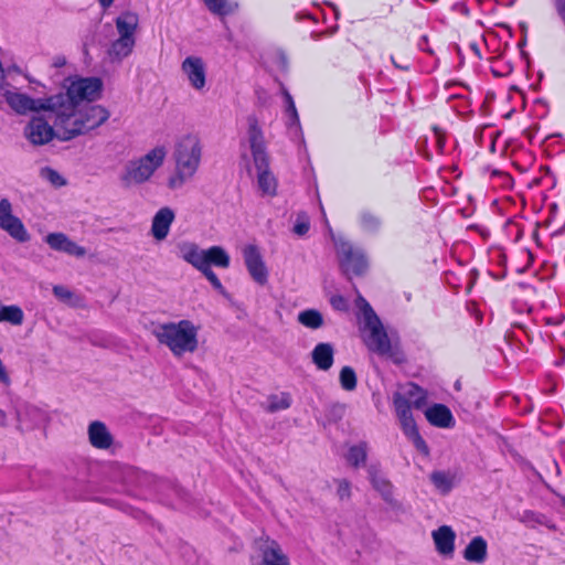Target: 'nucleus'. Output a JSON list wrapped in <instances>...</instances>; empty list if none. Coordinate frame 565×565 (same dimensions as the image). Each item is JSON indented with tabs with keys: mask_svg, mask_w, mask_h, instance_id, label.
<instances>
[{
	"mask_svg": "<svg viewBox=\"0 0 565 565\" xmlns=\"http://www.w3.org/2000/svg\"><path fill=\"white\" fill-rule=\"evenodd\" d=\"M64 113L65 116L62 115V111H55L54 116H51V120L57 129V138L62 141L87 134L109 118V111L100 105H89L82 109L76 106L72 111Z\"/></svg>",
	"mask_w": 565,
	"mask_h": 565,
	"instance_id": "1",
	"label": "nucleus"
},
{
	"mask_svg": "<svg viewBox=\"0 0 565 565\" xmlns=\"http://www.w3.org/2000/svg\"><path fill=\"white\" fill-rule=\"evenodd\" d=\"M356 303L364 318V329L367 333L363 337V342L369 351L392 360L395 364H403L406 356L397 343H392L386 330L384 329L379 316L373 310L367 300L359 295Z\"/></svg>",
	"mask_w": 565,
	"mask_h": 565,
	"instance_id": "2",
	"label": "nucleus"
},
{
	"mask_svg": "<svg viewBox=\"0 0 565 565\" xmlns=\"http://www.w3.org/2000/svg\"><path fill=\"white\" fill-rule=\"evenodd\" d=\"M199 330L191 320L166 322L153 330V335L160 344L166 345L175 358L193 353L199 348Z\"/></svg>",
	"mask_w": 565,
	"mask_h": 565,
	"instance_id": "3",
	"label": "nucleus"
},
{
	"mask_svg": "<svg viewBox=\"0 0 565 565\" xmlns=\"http://www.w3.org/2000/svg\"><path fill=\"white\" fill-rule=\"evenodd\" d=\"M201 157L202 146L199 137L194 135L182 137L175 146V175L170 178L169 186L179 188L191 179L199 169Z\"/></svg>",
	"mask_w": 565,
	"mask_h": 565,
	"instance_id": "4",
	"label": "nucleus"
},
{
	"mask_svg": "<svg viewBox=\"0 0 565 565\" xmlns=\"http://www.w3.org/2000/svg\"><path fill=\"white\" fill-rule=\"evenodd\" d=\"M103 82L98 77H79L71 82L65 93L51 96L55 111H72L83 100L94 102L102 95Z\"/></svg>",
	"mask_w": 565,
	"mask_h": 565,
	"instance_id": "5",
	"label": "nucleus"
},
{
	"mask_svg": "<svg viewBox=\"0 0 565 565\" xmlns=\"http://www.w3.org/2000/svg\"><path fill=\"white\" fill-rule=\"evenodd\" d=\"M166 156V148L163 146H159L138 160L129 161L126 166L125 173L121 175V182L125 186L146 182L163 163Z\"/></svg>",
	"mask_w": 565,
	"mask_h": 565,
	"instance_id": "6",
	"label": "nucleus"
},
{
	"mask_svg": "<svg viewBox=\"0 0 565 565\" xmlns=\"http://www.w3.org/2000/svg\"><path fill=\"white\" fill-rule=\"evenodd\" d=\"M393 405L404 435L413 443L414 447L420 454L426 457L429 456V447L418 430L411 409V402L404 396V394L395 393L393 396Z\"/></svg>",
	"mask_w": 565,
	"mask_h": 565,
	"instance_id": "7",
	"label": "nucleus"
},
{
	"mask_svg": "<svg viewBox=\"0 0 565 565\" xmlns=\"http://www.w3.org/2000/svg\"><path fill=\"white\" fill-rule=\"evenodd\" d=\"M337 257L342 274L349 279L364 275L367 269L364 253L349 242H340L337 245Z\"/></svg>",
	"mask_w": 565,
	"mask_h": 565,
	"instance_id": "8",
	"label": "nucleus"
},
{
	"mask_svg": "<svg viewBox=\"0 0 565 565\" xmlns=\"http://www.w3.org/2000/svg\"><path fill=\"white\" fill-rule=\"evenodd\" d=\"M2 95L11 109L19 115L43 110L49 113V119H51V116H54L55 114V108L51 104V96L47 98L34 99L26 94L15 93L8 89H3Z\"/></svg>",
	"mask_w": 565,
	"mask_h": 565,
	"instance_id": "9",
	"label": "nucleus"
},
{
	"mask_svg": "<svg viewBox=\"0 0 565 565\" xmlns=\"http://www.w3.org/2000/svg\"><path fill=\"white\" fill-rule=\"evenodd\" d=\"M0 228L20 243L30 239L22 221L12 214V205L8 199L0 200Z\"/></svg>",
	"mask_w": 565,
	"mask_h": 565,
	"instance_id": "10",
	"label": "nucleus"
},
{
	"mask_svg": "<svg viewBox=\"0 0 565 565\" xmlns=\"http://www.w3.org/2000/svg\"><path fill=\"white\" fill-rule=\"evenodd\" d=\"M25 138L33 146H43L57 137V129L42 116H33L24 128Z\"/></svg>",
	"mask_w": 565,
	"mask_h": 565,
	"instance_id": "11",
	"label": "nucleus"
},
{
	"mask_svg": "<svg viewBox=\"0 0 565 565\" xmlns=\"http://www.w3.org/2000/svg\"><path fill=\"white\" fill-rule=\"evenodd\" d=\"M245 266L253 280L262 286L268 281V270L262 253L256 245H246L243 248Z\"/></svg>",
	"mask_w": 565,
	"mask_h": 565,
	"instance_id": "12",
	"label": "nucleus"
},
{
	"mask_svg": "<svg viewBox=\"0 0 565 565\" xmlns=\"http://www.w3.org/2000/svg\"><path fill=\"white\" fill-rule=\"evenodd\" d=\"M257 169V184L263 195L275 196L277 194L278 182L269 168V156L253 159Z\"/></svg>",
	"mask_w": 565,
	"mask_h": 565,
	"instance_id": "13",
	"label": "nucleus"
},
{
	"mask_svg": "<svg viewBox=\"0 0 565 565\" xmlns=\"http://www.w3.org/2000/svg\"><path fill=\"white\" fill-rule=\"evenodd\" d=\"M369 480L375 491L380 493L382 499L388 504L395 505L394 499V486L393 483L381 472L380 465H370L366 469Z\"/></svg>",
	"mask_w": 565,
	"mask_h": 565,
	"instance_id": "14",
	"label": "nucleus"
},
{
	"mask_svg": "<svg viewBox=\"0 0 565 565\" xmlns=\"http://www.w3.org/2000/svg\"><path fill=\"white\" fill-rule=\"evenodd\" d=\"M181 68L193 88L201 90L205 87L206 71L205 64L201 57L188 56L182 62Z\"/></svg>",
	"mask_w": 565,
	"mask_h": 565,
	"instance_id": "15",
	"label": "nucleus"
},
{
	"mask_svg": "<svg viewBox=\"0 0 565 565\" xmlns=\"http://www.w3.org/2000/svg\"><path fill=\"white\" fill-rule=\"evenodd\" d=\"M47 245L57 252H64L68 255L83 257L86 249L70 239L64 233H50L45 237Z\"/></svg>",
	"mask_w": 565,
	"mask_h": 565,
	"instance_id": "16",
	"label": "nucleus"
},
{
	"mask_svg": "<svg viewBox=\"0 0 565 565\" xmlns=\"http://www.w3.org/2000/svg\"><path fill=\"white\" fill-rule=\"evenodd\" d=\"M427 422L438 428H452L456 424L455 417L448 406L436 403L425 411Z\"/></svg>",
	"mask_w": 565,
	"mask_h": 565,
	"instance_id": "17",
	"label": "nucleus"
},
{
	"mask_svg": "<svg viewBox=\"0 0 565 565\" xmlns=\"http://www.w3.org/2000/svg\"><path fill=\"white\" fill-rule=\"evenodd\" d=\"M248 140L253 159L258 158V160L262 161L263 157L268 156L266 152L263 130L255 116L248 117Z\"/></svg>",
	"mask_w": 565,
	"mask_h": 565,
	"instance_id": "18",
	"label": "nucleus"
},
{
	"mask_svg": "<svg viewBox=\"0 0 565 565\" xmlns=\"http://www.w3.org/2000/svg\"><path fill=\"white\" fill-rule=\"evenodd\" d=\"M174 221V212L170 207L160 209L153 216L151 233L157 241L164 239Z\"/></svg>",
	"mask_w": 565,
	"mask_h": 565,
	"instance_id": "19",
	"label": "nucleus"
},
{
	"mask_svg": "<svg viewBox=\"0 0 565 565\" xmlns=\"http://www.w3.org/2000/svg\"><path fill=\"white\" fill-rule=\"evenodd\" d=\"M88 439L90 445L97 449H108L114 438L103 422L95 420L88 426Z\"/></svg>",
	"mask_w": 565,
	"mask_h": 565,
	"instance_id": "20",
	"label": "nucleus"
},
{
	"mask_svg": "<svg viewBox=\"0 0 565 565\" xmlns=\"http://www.w3.org/2000/svg\"><path fill=\"white\" fill-rule=\"evenodd\" d=\"M463 558L469 563L482 564L488 556V543L481 535L475 536L462 552Z\"/></svg>",
	"mask_w": 565,
	"mask_h": 565,
	"instance_id": "21",
	"label": "nucleus"
},
{
	"mask_svg": "<svg viewBox=\"0 0 565 565\" xmlns=\"http://www.w3.org/2000/svg\"><path fill=\"white\" fill-rule=\"evenodd\" d=\"M119 38L136 40L135 33L139 25V17L136 12L125 11L115 20Z\"/></svg>",
	"mask_w": 565,
	"mask_h": 565,
	"instance_id": "22",
	"label": "nucleus"
},
{
	"mask_svg": "<svg viewBox=\"0 0 565 565\" xmlns=\"http://www.w3.org/2000/svg\"><path fill=\"white\" fill-rule=\"evenodd\" d=\"M436 550L443 555H451L455 551L456 534L448 525H441L433 532Z\"/></svg>",
	"mask_w": 565,
	"mask_h": 565,
	"instance_id": "23",
	"label": "nucleus"
},
{
	"mask_svg": "<svg viewBox=\"0 0 565 565\" xmlns=\"http://www.w3.org/2000/svg\"><path fill=\"white\" fill-rule=\"evenodd\" d=\"M312 362L317 369L328 371L334 361V350L331 343L320 342L311 352Z\"/></svg>",
	"mask_w": 565,
	"mask_h": 565,
	"instance_id": "24",
	"label": "nucleus"
},
{
	"mask_svg": "<svg viewBox=\"0 0 565 565\" xmlns=\"http://www.w3.org/2000/svg\"><path fill=\"white\" fill-rule=\"evenodd\" d=\"M262 558L264 565H290L288 557L275 540H266V545L262 548Z\"/></svg>",
	"mask_w": 565,
	"mask_h": 565,
	"instance_id": "25",
	"label": "nucleus"
},
{
	"mask_svg": "<svg viewBox=\"0 0 565 565\" xmlns=\"http://www.w3.org/2000/svg\"><path fill=\"white\" fill-rule=\"evenodd\" d=\"M369 454V445L366 441H360L349 448L345 460L354 469L365 466Z\"/></svg>",
	"mask_w": 565,
	"mask_h": 565,
	"instance_id": "26",
	"label": "nucleus"
},
{
	"mask_svg": "<svg viewBox=\"0 0 565 565\" xmlns=\"http://www.w3.org/2000/svg\"><path fill=\"white\" fill-rule=\"evenodd\" d=\"M136 44V40H128L124 38L116 39L108 50V56L113 61H121L131 54Z\"/></svg>",
	"mask_w": 565,
	"mask_h": 565,
	"instance_id": "27",
	"label": "nucleus"
},
{
	"mask_svg": "<svg viewBox=\"0 0 565 565\" xmlns=\"http://www.w3.org/2000/svg\"><path fill=\"white\" fill-rule=\"evenodd\" d=\"M182 258L198 270L206 265L205 250H201L195 244H186L181 247Z\"/></svg>",
	"mask_w": 565,
	"mask_h": 565,
	"instance_id": "28",
	"label": "nucleus"
},
{
	"mask_svg": "<svg viewBox=\"0 0 565 565\" xmlns=\"http://www.w3.org/2000/svg\"><path fill=\"white\" fill-rule=\"evenodd\" d=\"M404 396L411 402V408L415 407L416 409L425 407L428 399L427 391L413 382L407 384V391Z\"/></svg>",
	"mask_w": 565,
	"mask_h": 565,
	"instance_id": "29",
	"label": "nucleus"
},
{
	"mask_svg": "<svg viewBox=\"0 0 565 565\" xmlns=\"http://www.w3.org/2000/svg\"><path fill=\"white\" fill-rule=\"evenodd\" d=\"M206 266L214 265L221 268L230 266V256L221 246H212L205 250Z\"/></svg>",
	"mask_w": 565,
	"mask_h": 565,
	"instance_id": "30",
	"label": "nucleus"
},
{
	"mask_svg": "<svg viewBox=\"0 0 565 565\" xmlns=\"http://www.w3.org/2000/svg\"><path fill=\"white\" fill-rule=\"evenodd\" d=\"M24 319V313L19 306L10 305L2 306L0 305V322H10L13 326L22 324Z\"/></svg>",
	"mask_w": 565,
	"mask_h": 565,
	"instance_id": "31",
	"label": "nucleus"
},
{
	"mask_svg": "<svg viewBox=\"0 0 565 565\" xmlns=\"http://www.w3.org/2000/svg\"><path fill=\"white\" fill-rule=\"evenodd\" d=\"M298 321L310 329H319L323 326V317L316 309H307L299 313Z\"/></svg>",
	"mask_w": 565,
	"mask_h": 565,
	"instance_id": "32",
	"label": "nucleus"
},
{
	"mask_svg": "<svg viewBox=\"0 0 565 565\" xmlns=\"http://www.w3.org/2000/svg\"><path fill=\"white\" fill-rule=\"evenodd\" d=\"M206 8L214 14L225 17L231 14L235 7L228 0H202Z\"/></svg>",
	"mask_w": 565,
	"mask_h": 565,
	"instance_id": "33",
	"label": "nucleus"
},
{
	"mask_svg": "<svg viewBox=\"0 0 565 565\" xmlns=\"http://www.w3.org/2000/svg\"><path fill=\"white\" fill-rule=\"evenodd\" d=\"M430 481L443 493H448L452 489V478L445 471H433Z\"/></svg>",
	"mask_w": 565,
	"mask_h": 565,
	"instance_id": "34",
	"label": "nucleus"
},
{
	"mask_svg": "<svg viewBox=\"0 0 565 565\" xmlns=\"http://www.w3.org/2000/svg\"><path fill=\"white\" fill-rule=\"evenodd\" d=\"M340 384L341 387L345 391H353L356 387L358 380L356 374L353 367L343 366L340 371Z\"/></svg>",
	"mask_w": 565,
	"mask_h": 565,
	"instance_id": "35",
	"label": "nucleus"
},
{
	"mask_svg": "<svg viewBox=\"0 0 565 565\" xmlns=\"http://www.w3.org/2000/svg\"><path fill=\"white\" fill-rule=\"evenodd\" d=\"M291 405L289 394L282 393L281 396L271 395L269 397L268 411L274 413L280 409H287Z\"/></svg>",
	"mask_w": 565,
	"mask_h": 565,
	"instance_id": "36",
	"label": "nucleus"
},
{
	"mask_svg": "<svg viewBox=\"0 0 565 565\" xmlns=\"http://www.w3.org/2000/svg\"><path fill=\"white\" fill-rule=\"evenodd\" d=\"M360 223L366 231H376L381 226V218L372 212H363L360 215Z\"/></svg>",
	"mask_w": 565,
	"mask_h": 565,
	"instance_id": "37",
	"label": "nucleus"
},
{
	"mask_svg": "<svg viewBox=\"0 0 565 565\" xmlns=\"http://www.w3.org/2000/svg\"><path fill=\"white\" fill-rule=\"evenodd\" d=\"M200 271L210 281V284L213 286L214 289H216L218 291H224V287L221 282V280L218 279L217 275L211 269L210 266L205 265L203 268H201Z\"/></svg>",
	"mask_w": 565,
	"mask_h": 565,
	"instance_id": "38",
	"label": "nucleus"
},
{
	"mask_svg": "<svg viewBox=\"0 0 565 565\" xmlns=\"http://www.w3.org/2000/svg\"><path fill=\"white\" fill-rule=\"evenodd\" d=\"M434 137H435V148L438 153H444L446 146V132L438 126L433 127Z\"/></svg>",
	"mask_w": 565,
	"mask_h": 565,
	"instance_id": "39",
	"label": "nucleus"
},
{
	"mask_svg": "<svg viewBox=\"0 0 565 565\" xmlns=\"http://www.w3.org/2000/svg\"><path fill=\"white\" fill-rule=\"evenodd\" d=\"M338 489L337 494L341 501L349 500L351 498V483L347 479L337 480Z\"/></svg>",
	"mask_w": 565,
	"mask_h": 565,
	"instance_id": "40",
	"label": "nucleus"
},
{
	"mask_svg": "<svg viewBox=\"0 0 565 565\" xmlns=\"http://www.w3.org/2000/svg\"><path fill=\"white\" fill-rule=\"evenodd\" d=\"M330 303L332 308L338 311H348L349 309L348 300L341 295H333L330 299Z\"/></svg>",
	"mask_w": 565,
	"mask_h": 565,
	"instance_id": "41",
	"label": "nucleus"
},
{
	"mask_svg": "<svg viewBox=\"0 0 565 565\" xmlns=\"http://www.w3.org/2000/svg\"><path fill=\"white\" fill-rule=\"evenodd\" d=\"M310 228V224H309V221L307 218H298L296 224L294 225V233L297 234L298 236H303L308 233Z\"/></svg>",
	"mask_w": 565,
	"mask_h": 565,
	"instance_id": "42",
	"label": "nucleus"
},
{
	"mask_svg": "<svg viewBox=\"0 0 565 565\" xmlns=\"http://www.w3.org/2000/svg\"><path fill=\"white\" fill-rule=\"evenodd\" d=\"M47 178L51 181V183L57 186H62L66 183L63 177L53 169H47Z\"/></svg>",
	"mask_w": 565,
	"mask_h": 565,
	"instance_id": "43",
	"label": "nucleus"
},
{
	"mask_svg": "<svg viewBox=\"0 0 565 565\" xmlns=\"http://www.w3.org/2000/svg\"><path fill=\"white\" fill-rule=\"evenodd\" d=\"M554 8L557 17L565 26V0H554Z\"/></svg>",
	"mask_w": 565,
	"mask_h": 565,
	"instance_id": "44",
	"label": "nucleus"
},
{
	"mask_svg": "<svg viewBox=\"0 0 565 565\" xmlns=\"http://www.w3.org/2000/svg\"><path fill=\"white\" fill-rule=\"evenodd\" d=\"M53 294L62 299H70L72 297V292L63 286H54Z\"/></svg>",
	"mask_w": 565,
	"mask_h": 565,
	"instance_id": "45",
	"label": "nucleus"
},
{
	"mask_svg": "<svg viewBox=\"0 0 565 565\" xmlns=\"http://www.w3.org/2000/svg\"><path fill=\"white\" fill-rule=\"evenodd\" d=\"M468 230L478 232L483 238H488L490 236V230L480 224H470Z\"/></svg>",
	"mask_w": 565,
	"mask_h": 565,
	"instance_id": "46",
	"label": "nucleus"
},
{
	"mask_svg": "<svg viewBox=\"0 0 565 565\" xmlns=\"http://www.w3.org/2000/svg\"><path fill=\"white\" fill-rule=\"evenodd\" d=\"M286 111L291 119L298 120V113L294 100H290V105L287 106Z\"/></svg>",
	"mask_w": 565,
	"mask_h": 565,
	"instance_id": "47",
	"label": "nucleus"
},
{
	"mask_svg": "<svg viewBox=\"0 0 565 565\" xmlns=\"http://www.w3.org/2000/svg\"><path fill=\"white\" fill-rule=\"evenodd\" d=\"M391 62L398 70L408 71L411 68V65L408 63L403 64V63L397 62L394 55L391 56Z\"/></svg>",
	"mask_w": 565,
	"mask_h": 565,
	"instance_id": "48",
	"label": "nucleus"
},
{
	"mask_svg": "<svg viewBox=\"0 0 565 565\" xmlns=\"http://www.w3.org/2000/svg\"><path fill=\"white\" fill-rule=\"evenodd\" d=\"M114 1L115 0H98L99 4L105 9L109 8Z\"/></svg>",
	"mask_w": 565,
	"mask_h": 565,
	"instance_id": "49",
	"label": "nucleus"
},
{
	"mask_svg": "<svg viewBox=\"0 0 565 565\" xmlns=\"http://www.w3.org/2000/svg\"><path fill=\"white\" fill-rule=\"evenodd\" d=\"M282 94H284L287 106L290 105V100H294L292 96L289 94V92L287 89H284Z\"/></svg>",
	"mask_w": 565,
	"mask_h": 565,
	"instance_id": "50",
	"label": "nucleus"
},
{
	"mask_svg": "<svg viewBox=\"0 0 565 565\" xmlns=\"http://www.w3.org/2000/svg\"><path fill=\"white\" fill-rule=\"evenodd\" d=\"M564 231H565V224H564L561 228H558L557 231H555V232L553 233V235H561Z\"/></svg>",
	"mask_w": 565,
	"mask_h": 565,
	"instance_id": "51",
	"label": "nucleus"
},
{
	"mask_svg": "<svg viewBox=\"0 0 565 565\" xmlns=\"http://www.w3.org/2000/svg\"><path fill=\"white\" fill-rule=\"evenodd\" d=\"M562 504L565 507V495L558 494Z\"/></svg>",
	"mask_w": 565,
	"mask_h": 565,
	"instance_id": "52",
	"label": "nucleus"
},
{
	"mask_svg": "<svg viewBox=\"0 0 565 565\" xmlns=\"http://www.w3.org/2000/svg\"><path fill=\"white\" fill-rule=\"evenodd\" d=\"M562 504L565 507V495L558 494Z\"/></svg>",
	"mask_w": 565,
	"mask_h": 565,
	"instance_id": "53",
	"label": "nucleus"
},
{
	"mask_svg": "<svg viewBox=\"0 0 565 565\" xmlns=\"http://www.w3.org/2000/svg\"><path fill=\"white\" fill-rule=\"evenodd\" d=\"M425 51H427L429 54H433V50L430 49H424Z\"/></svg>",
	"mask_w": 565,
	"mask_h": 565,
	"instance_id": "54",
	"label": "nucleus"
},
{
	"mask_svg": "<svg viewBox=\"0 0 565 565\" xmlns=\"http://www.w3.org/2000/svg\"><path fill=\"white\" fill-rule=\"evenodd\" d=\"M422 40H423V41H425V42H427V36H426V35H424V36L422 38Z\"/></svg>",
	"mask_w": 565,
	"mask_h": 565,
	"instance_id": "55",
	"label": "nucleus"
}]
</instances>
